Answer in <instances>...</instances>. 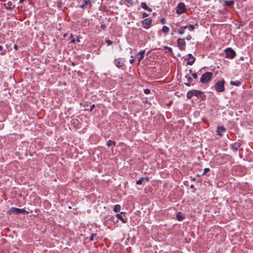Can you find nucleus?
I'll use <instances>...</instances> for the list:
<instances>
[{
    "label": "nucleus",
    "instance_id": "obj_1",
    "mask_svg": "<svg viewBox=\"0 0 253 253\" xmlns=\"http://www.w3.org/2000/svg\"><path fill=\"white\" fill-rule=\"evenodd\" d=\"M213 74L211 72H207L203 74L200 79V82L202 84H206L210 82L212 77Z\"/></svg>",
    "mask_w": 253,
    "mask_h": 253
},
{
    "label": "nucleus",
    "instance_id": "obj_2",
    "mask_svg": "<svg viewBox=\"0 0 253 253\" xmlns=\"http://www.w3.org/2000/svg\"><path fill=\"white\" fill-rule=\"evenodd\" d=\"M225 81L224 80L218 81L214 85L215 89L217 92H223L225 90Z\"/></svg>",
    "mask_w": 253,
    "mask_h": 253
},
{
    "label": "nucleus",
    "instance_id": "obj_3",
    "mask_svg": "<svg viewBox=\"0 0 253 253\" xmlns=\"http://www.w3.org/2000/svg\"><path fill=\"white\" fill-rule=\"evenodd\" d=\"M8 213L9 214L11 213H15V214H19V213H22V214H28L29 213L28 211H26L24 209H18L15 207H12L11 208L9 211Z\"/></svg>",
    "mask_w": 253,
    "mask_h": 253
},
{
    "label": "nucleus",
    "instance_id": "obj_4",
    "mask_svg": "<svg viewBox=\"0 0 253 253\" xmlns=\"http://www.w3.org/2000/svg\"><path fill=\"white\" fill-rule=\"evenodd\" d=\"M186 11V7L185 4L183 2L178 3L176 7V13L179 15L181 14Z\"/></svg>",
    "mask_w": 253,
    "mask_h": 253
},
{
    "label": "nucleus",
    "instance_id": "obj_5",
    "mask_svg": "<svg viewBox=\"0 0 253 253\" xmlns=\"http://www.w3.org/2000/svg\"><path fill=\"white\" fill-rule=\"evenodd\" d=\"M225 57L228 58L233 59L236 55L235 51L231 48L228 47L224 50Z\"/></svg>",
    "mask_w": 253,
    "mask_h": 253
},
{
    "label": "nucleus",
    "instance_id": "obj_6",
    "mask_svg": "<svg viewBox=\"0 0 253 253\" xmlns=\"http://www.w3.org/2000/svg\"><path fill=\"white\" fill-rule=\"evenodd\" d=\"M177 45L178 47L181 50H183L185 49L186 42L184 39L179 38L177 40Z\"/></svg>",
    "mask_w": 253,
    "mask_h": 253
},
{
    "label": "nucleus",
    "instance_id": "obj_7",
    "mask_svg": "<svg viewBox=\"0 0 253 253\" xmlns=\"http://www.w3.org/2000/svg\"><path fill=\"white\" fill-rule=\"evenodd\" d=\"M142 23L145 29H148L151 26L152 20L150 18H146L142 21Z\"/></svg>",
    "mask_w": 253,
    "mask_h": 253
},
{
    "label": "nucleus",
    "instance_id": "obj_8",
    "mask_svg": "<svg viewBox=\"0 0 253 253\" xmlns=\"http://www.w3.org/2000/svg\"><path fill=\"white\" fill-rule=\"evenodd\" d=\"M226 128L223 126H218L216 132L217 134L220 136L223 135V133L226 132Z\"/></svg>",
    "mask_w": 253,
    "mask_h": 253
},
{
    "label": "nucleus",
    "instance_id": "obj_9",
    "mask_svg": "<svg viewBox=\"0 0 253 253\" xmlns=\"http://www.w3.org/2000/svg\"><path fill=\"white\" fill-rule=\"evenodd\" d=\"M123 213L121 212L120 213H118L116 215L117 217L122 221L123 223H126L127 222V218L126 217L125 215H123Z\"/></svg>",
    "mask_w": 253,
    "mask_h": 253
},
{
    "label": "nucleus",
    "instance_id": "obj_10",
    "mask_svg": "<svg viewBox=\"0 0 253 253\" xmlns=\"http://www.w3.org/2000/svg\"><path fill=\"white\" fill-rule=\"evenodd\" d=\"M241 146V143L240 141H237L231 145V149L234 151H237Z\"/></svg>",
    "mask_w": 253,
    "mask_h": 253
},
{
    "label": "nucleus",
    "instance_id": "obj_11",
    "mask_svg": "<svg viewBox=\"0 0 253 253\" xmlns=\"http://www.w3.org/2000/svg\"><path fill=\"white\" fill-rule=\"evenodd\" d=\"M114 63L118 68H121L124 65V61L121 60V58L115 59Z\"/></svg>",
    "mask_w": 253,
    "mask_h": 253
},
{
    "label": "nucleus",
    "instance_id": "obj_12",
    "mask_svg": "<svg viewBox=\"0 0 253 253\" xmlns=\"http://www.w3.org/2000/svg\"><path fill=\"white\" fill-rule=\"evenodd\" d=\"M194 90V95L197 97L198 98H201L204 100L203 98V92L202 91L198 90Z\"/></svg>",
    "mask_w": 253,
    "mask_h": 253
},
{
    "label": "nucleus",
    "instance_id": "obj_13",
    "mask_svg": "<svg viewBox=\"0 0 253 253\" xmlns=\"http://www.w3.org/2000/svg\"><path fill=\"white\" fill-rule=\"evenodd\" d=\"M188 56L189 58L188 59L187 64L192 65L195 62L196 59L191 54H188Z\"/></svg>",
    "mask_w": 253,
    "mask_h": 253
},
{
    "label": "nucleus",
    "instance_id": "obj_14",
    "mask_svg": "<svg viewBox=\"0 0 253 253\" xmlns=\"http://www.w3.org/2000/svg\"><path fill=\"white\" fill-rule=\"evenodd\" d=\"M141 7L145 10H146L149 12H151L152 9L151 8L148 7L146 2H142L141 3Z\"/></svg>",
    "mask_w": 253,
    "mask_h": 253
},
{
    "label": "nucleus",
    "instance_id": "obj_15",
    "mask_svg": "<svg viewBox=\"0 0 253 253\" xmlns=\"http://www.w3.org/2000/svg\"><path fill=\"white\" fill-rule=\"evenodd\" d=\"M187 28V26H181L178 30L177 32L179 35H182L185 32V29Z\"/></svg>",
    "mask_w": 253,
    "mask_h": 253
},
{
    "label": "nucleus",
    "instance_id": "obj_16",
    "mask_svg": "<svg viewBox=\"0 0 253 253\" xmlns=\"http://www.w3.org/2000/svg\"><path fill=\"white\" fill-rule=\"evenodd\" d=\"M185 78L187 79V82L185 83V84L187 86H190V84L193 81L192 79L190 76L188 75H186Z\"/></svg>",
    "mask_w": 253,
    "mask_h": 253
},
{
    "label": "nucleus",
    "instance_id": "obj_17",
    "mask_svg": "<svg viewBox=\"0 0 253 253\" xmlns=\"http://www.w3.org/2000/svg\"><path fill=\"white\" fill-rule=\"evenodd\" d=\"M145 53V50L140 51L139 52L137 53V55H140V57L138 58V61L140 62L142 59L144 58V54Z\"/></svg>",
    "mask_w": 253,
    "mask_h": 253
},
{
    "label": "nucleus",
    "instance_id": "obj_18",
    "mask_svg": "<svg viewBox=\"0 0 253 253\" xmlns=\"http://www.w3.org/2000/svg\"><path fill=\"white\" fill-rule=\"evenodd\" d=\"M14 7L12 2H8L6 5V8L8 10L12 9Z\"/></svg>",
    "mask_w": 253,
    "mask_h": 253
},
{
    "label": "nucleus",
    "instance_id": "obj_19",
    "mask_svg": "<svg viewBox=\"0 0 253 253\" xmlns=\"http://www.w3.org/2000/svg\"><path fill=\"white\" fill-rule=\"evenodd\" d=\"M225 4L228 6H231L234 4V2L233 0H225Z\"/></svg>",
    "mask_w": 253,
    "mask_h": 253
},
{
    "label": "nucleus",
    "instance_id": "obj_20",
    "mask_svg": "<svg viewBox=\"0 0 253 253\" xmlns=\"http://www.w3.org/2000/svg\"><path fill=\"white\" fill-rule=\"evenodd\" d=\"M194 90H189L187 93V97L188 98H191L193 96H194Z\"/></svg>",
    "mask_w": 253,
    "mask_h": 253
},
{
    "label": "nucleus",
    "instance_id": "obj_21",
    "mask_svg": "<svg viewBox=\"0 0 253 253\" xmlns=\"http://www.w3.org/2000/svg\"><path fill=\"white\" fill-rule=\"evenodd\" d=\"M113 210L115 212H118L121 210V206L119 205H116L114 207Z\"/></svg>",
    "mask_w": 253,
    "mask_h": 253
},
{
    "label": "nucleus",
    "instance_id": "obj_22",
    "mask_svg": "<svg viewBox=\"0 0 253 253\" xmlns=\"http://www.w3.org/2000/svg\"><path fill=\"white\" fill-rule=\"evenodd\" d=\"M230 84L232 85L239 86L241 84V82L238 81H231L230 82Z\"/></svg>",
    "mask_w": 253,
    "mask_h": 253
},
{
    "label": "nucleus",
    "instance_id": "obj_23",
    "mask_svg": "<svg viewBox=\"0 0 253 253\" xmlns=\"http://www.w3.org/2000/svg\"><path fill=\"white\" fill-rule=\"evenodd\" d=\"M162 31L164 34H167L169 31V28L167 26H164L162 28Z\"/></svg>",
    "mask_w": 253,
    "mask_h": 253
},
{
    "label": "nucleus",
    "instance_id": "obj_24",
    "mask_svg": "<svg viewBox=\"0 0 253 253\" xmlns=\"http://www.w3.org/2000/svg\"><path fill=\"white\" fill-rule=\"evenodd\" d=\"M84 2L85 5H88L89 8H91L92 4L90 0H84Z\"/></svg>",
    "mask_w": 253,
    "mask_h": 253
},
{
    "label": "nucleus",
    "instance_id": "obj_25",
    "mask_svg": "<svg viewBox=\"0 0 253 253\" xmlns=\"http://www.w3.org/2000/svg\"><path fill=\"white\" fill-rule=\"evenodd\" d=\"M176 217L179 221H181L183 219V217H182L180 212H178L177 213Z\"/></svg>",
    "mask_w": 253,
    "mask_h": 253
},
{
    "label": "nucleus",
    "instance_id": "obj_26",
    "mask_svg": "<svg viewBox=\"0 0 253 253\" xmlns=\"http://www.w3.org/2000/svg\"><path fill=\"white\" fill-rule=\"evenodd\" d=\"M115 143L116 142L115 141H113L111 140H109L107 142V145L108 147H110L111 146H112L113 144L114 145H115Z\"/></svg>",
    "mask_w": 253,
    "mask_h": 253
},
{
    "label": "nucleus",
    "instance_id": "obj_27",
    "mask_svg": "<svg viewBox=\"0 0 253 253\" xmlns=\"http://www.w3.org/2000/svg\"><path fill=\"white\" fill-rule=\"evenodd\" d=\"M124 3L126 5L130 4L132 5L133 4L132 0H124Z\"/></svg>",
    "mask_w": 253,
    "mask_h": 253
},
{
    "label": "nucleus",
    "instance_id": "obj_28",
    "mask_svg": "<svg viewBox=\"0 0 253 253\" xmlns=\"http://www.w3.org/2000/svg\"><path fill=\"white\" fill-rule=\"evenodd\" d=\"M144 181L142 177H141L138 180L136 181V183L138 185H141Z\"/></svg>",
    "mask_w": 253,
    "mask_h": 253
},
{
    "label": "nucleus",
    "instance_id": "obj_29",
    "mask_svg": "<svg viewBox=\"0 0 253 253\" xmlns=\"http://www.w3.org/2000/svg\"><path fill=\"white\" fill-rule=\"evenodd\" d=\"M187 28H188L190 31H193L195 29V27L192 24H190L189 26H187Z\"/></svg>",
    "mask_w": 253,
    "mask_h": 253
},
{
    "label": "nucleus",
    "instance_id": "obj_30",
    "mask_svg": "<svg viewBox=\"0 0 253 253\" xmlns=\"http://www.w3.org/2000/svg\"><path fill=\"white\" fill-rule=\"evenodd\" d=\"M70 39H71V42H70L71 43H75L76 41H75V39L74 38L73 35L72 34H71L70 35Z\"/></svg>",
    "mask_w": 253,
    "mask_h": 253
},
{
    "label": "nucleus",
    "instance_id": "obj_31",
    "mask_svg": "<svg viewBox=\"0 0 253 253\" xmlns=\"http://www.w3.org/2000/svg\"><path fill=\"white\" fill-rule=\"evenodd\" d=\"M164 48L165 49H167V50H169V52H170L171 54H172V49L171 47L167 46H165Z\"/></svg>",
    "mask_w": 253,
    "mask_h": 253
},
{
    "label": "nucleus",
    "instance_id": "obj_32",
    "mask_svg": "<svg viewBox=\"0 0 253 253\" xmlns=\"http://www.w3.org/2000/svg\"><path fill=\"white\" fill-rule=\"evenodd\" d=\"M210 170V169L209 168H205L204 169V171L202 175L206 174V173H207L208 172H209Z\"/></svg>",
    "mask_w": 253,
    "mask_h": 253
},
{
    "label": "nucleus",
    "instance_id": "obj_33",
    "mask_svg": "<svg viewBox=\"0 0 253 253\" xmlns=\"http://www.w3.org/2000/svg\"><path fill=\"white\" fill-rule=\"evenodd\" d=\"M106 42L107 43L108 45H111L112 44V42L109 40H105Z\"/></svg>",
    "mask_w": 253,
    "mask_h": 253
},
{
    "label": "nucleus",
    "instance_id": "obj_34",
    "mask_svg": "<svg viewBox=\"0 0 253 253\" xmlns=\"http://www.w3.org/2000/svg\"><path fill=\"white\" fill-rule=\"evenodd\" d=\"M144 92L146 94H148L149 93H150V90L149 89H148V88H146V89H145L144 90Z\"/></svg>",
    "mask_w": 253,
    "mask_h": 253
},
{
    "label": "nucleus",
    "instance_id": "obj_35",
    "mask_svg": "<svg viewBox=\"0 0 253 253\" xmlns=\"http://www.w3.org/2000/svg\"><path fill=\"white\" fill-rule=\"evenodd\" d=\"M160 21H161V23L162 24H164L166 23V20L164 18H162L160 19Z\"/></svg>",
    "mask_w": 253,
    "mask_h": 253
},
{
    "label": "nucleus",
    "instance_id": "obj_36",
    "mask_svg": "<svg viewBox=\"0 0 253 253\" xmlns=\"http://www.w3.org/2000/svg\"><path fill=\"white\" fill-rule=\"evenodd\" d=\"M143 180L146 181V182H149L150 179L149 177H142Z\"/></svg>",
    "mask_w": 253,
    "mask_h": 253
},
{
    "label": "nucleus",
    "instance_id": "obj_37",
    "mask_svg": "<svg viewBox=\"0 0 253 253\" xmlns=\"http://www.w3.org/2000/svg\"><path fill=\"white\" fill-rule=\"evenodd\" d=\"M192 76H193V77L196 79L197 78V75L196 73H192Z\"/></svg>",
    "mask_w": 253,
    "mask_h": 253
},
{
    "label": "nucleus",
    "instance_id": "obj_38",
    "mask_svg": "<svg viewBox=\"0 0 253 253\" xmlns=\"http://www.w3.org/2000/svg\"><path fill=\"white\" fill-rule=\"evenodd\" d=\"M148 15H149V14H147V13H146L144 12V13H143L142 14V17H143V18H145V17H146L148 16Z\"/></svg>",
    "mask_w": 253,
    "mask_h": 253
},
{
    "label": "nucleus",
    "instance_id": "obj_39",
    "mask_svg": "<svg viewBox=\"0 0 253 253\" xmlns=\"http://www.w3.org/2000/svg\"><path fill=\"white\" fill-rule=\"evenodd\" d=\"M94 107H95V105H94V104H92V105H91V106H90V109H89L90 111H92V110H93V109L94 108Z\"/></svg>",
    "mask_w": 253,
    "mask_h": 253
},
{
    "label": "nucleus",
    "instance_id": "obj_40",
    "mask_svg": "<svg viewBox=\"0 0 253 253\" xmlns=\"http://www.w3.org/2000/svg\"><path fill=\"white\" fill-rule=\"evenodd\" d=\"M94 235H95L94 234H92L91 235V236L89 238V239H90V241H93V240Z\"/></svg>",
    "mask_w": 253,
    "mask_h": 253
},
{
    "label": "nucleus",
    "instance_id": "obj_41",
    "mask_svg": "<svg viewBox=\"0 0 253 253\" xmlns=\"http://www.w3.org/2000/svg\"><path fill=\"white\" fill-rule=\"evenodd\" d=\"M186 39L187 40V41H189L191 39V36L190 35H188L186 38Z\"/></svg>",
    "mask_w": 253,
    "mask_h": 253
},
{
    "label": "nucleus",
    "instance_id": "obj_42",
    "mask_svg": "<svg viewBox=\"0 0 253 253\" xmlns=\"http://www.w3.org/2000/svg\"><path fill=\"white\" fill-rule=\"evenodd\" d=\"M14 48L15 50H17L18 49V46L16 44L14 45Z\"/></svg>",
    "mask_w": 253,
    "mask_h": 253
},
{
    "label": "nucleus",
    "instance_id": "obj_43",
    "mask_svg": "<svg viewBox=\"0 0 253 253\" xmlns=\"http://www.w3.org/2000/svg\"><path fill=\"white\" fill-rule=\"evenodd\" d=\"M134 62V60L133 59H130L129 60V62L131 63V64H133Z\"/></svg>",
    "mask_w": 253,
    "mask_h": 253
},
{
    "label": "nucleus",
    "instance_id": "obj_44",
    "mask_svg": "<svg viewBox=\"0 0 253 253\" xmlns=\"http://www.w3.org/2000/svg\"><path fill=\"white\" fill-rule=\"evenodd\" d=\"M85 6L86 5H85V4H84L81 5L80 6V7L82 8H84L85 7Z\"/></svg>",
    "mask_w": 253,
    "mask_h": 253
},
{
    "label": "nucleus",
    "instance_id": "obj_45",
    "mask_svg": "<svg viewBox=\"0 0 253 253\" xmlns=\"http://www.w3.org/2000/svg\"><path fill=\"white\" fill-rule=\"evenodd\" d=\"M101 28L104 29L106 27V26L105 25H101Z\"/></svg>",
    "mask_w": 253,
    "mask_h": 253
},
{
    "label": "nucleus",
    "instance_id": "obj_46",
    "mask_svg": "<svg viewBox=\"0 0 253 253\" xmlns=\"http://www.w3.org/2000/svg\"><path fill=\"white\" fill-rule=\"evenodd\" d=\"M3 50V47L2 45H0V51H2Z\"/></svg>",
    "mask_w": 253,
    "mask_h": 253
},
{
    "label": "nucleus",
    "instance_id": "obj_47",
    "mask_svg": "<svg viewBox=\"0 0 253 253\" xmlns=\"http://www.w3.org/2000/svg\"><path fill=\"white\" fill-rule=\"evenodd\" d=\"M24 1V0H20L19 2L20 3H22Z\"/></svg>",
    "mask_w": 253,
    "mask_h": 253
},
{
    "label": "nucleus",
    "instance_id": "obj_48",
    "mask_svg": "<svg viewBox=\"0 0 253 253\" xmlns=\"http://www.w3.org/2000/svg\"><path fill=\"white\" fill-rule=\"evenodd\" d=\"M190 188H194V186L193 185H191L190 186Z\"/></svg>",
    "mask_w": 253,
    "mask_h": 253
},
{
    "label": "nucleus",
    "instance_id": "obj_49",
    "mask_svg": "<svg viewBox=\"0 0 253 253\" xmlns=\"http://www.w3.org/2000/svg\"><path fill=\"white\" fill-rule=\"evenodd\" d=\"M189 73H192V70H191V69H190V70H189Z\"/></svg>",
    "mask_w": 253,
    "mask_h": 253
},
{
    "label": "nucleus",
    "instance_id": "obj_50",
    "mask_svg": "<svg viewBox=\"0 0 253 253\" xmlns=\"http://www.w3.org/2000/svg\"><path fill=\"white\" fill-rule=\"evenodd\" d=\"M77 42H80V40L79 39H77Z\"/></svg>",
    "mask_w": 253,
    "mask_h": 253
},
{
    "label": "nucleus",
    "instance_id": "obj_51",
    "mask_svg": "<svg viewBox=\"0 0 253 253\" xmlns=\"http://www.w3.org/2000/svg\"><path fill=\"white\" fill-rule=\"evenodd\" d=\"M173 35V33H171V35L172 36Z\"/></svg>",
    "mask_w": 253,
    "mask_h": 253
},
{
    "label": "nucleus",
    "instance_id": "obj_52",
    "mask_svg": "<svg viewBox=\"0 0 253 253\" xmlns=\"http://www.w3.org/2000/svg\"><path fill=\"white\" fill-rule=\"evenodd\" d=\"M4 54V53H3L2 52H1V55H3V54Z\"/></svg>",
    "mask_w": 253,
    "mask_h": 253
}]
</instances>
